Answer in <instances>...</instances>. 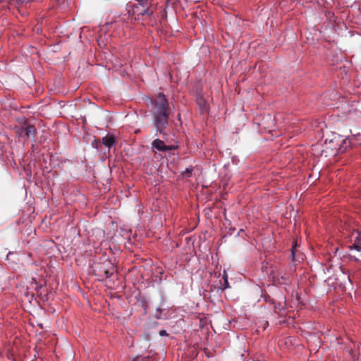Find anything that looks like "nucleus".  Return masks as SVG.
<instances>
[{"mask_svg": "<svg viewBox=\"0 0 361 361\" xmlns=\"http://www.w3.org/2000/svg\"><path fill=\"white\" fill-rule=\"evenodd\" d=\"M154 110L152 113L153 123L157 132L166 135L164 130L169 124L171 114L169 103L163 93H159L157 97L152 102Z\"/></svg>", "mask_w": 361, "mask_h": 361, "instance_id": "nucleus-1", "label": "nucleus"}, {"mask_svg": "<svg viewBox=\"0 0 361 361\" xmlns=\"http://www.w3.org/2000/svg\"><path fill=\"white\" fill-rule=\"evenodd\" d=\"M126 11L134 20H146L152 17L154 6L148 0H135L126 4Z\"/></svg>", "mask_w": 361, "mask_h": 361, "instance_id": "nucleus-2", "label": "nucleus"}, {"mask_svg": "<svg viewBox=\"0 0 361 361\" xmlns=\"http://www.w3.org/2000/svg\"><path fill=\"white\" fill-rule=\"evenodd\" d=\"M116 271V268L109 259L102 262H94L90 267V272L98 277L100 281L111 277Z\"/></svg>", "mask_w": 361, "mask_h": 361, "instance_id": "nucleus-3", "label": "nucleus"}, {"mask_svg": "<svg viewBox=\"0 0 361 361\" xmlns=\"http://www.w3.org/2000/svg\"><path fill=\"white\" fill-rule=\"evenodd\" d=\"M18 133L22 137H30V136H34L36 133V128L33 125H30L27 122L23 123V125L18 130Z\"/></svg>", "mask_w": 361, "mask_h": 361, "instance_id": "nucleus-4", "label": "nucleus"}, {"mask_svg": "<svg viewBox=\"0 0 361 361\" xmlns=\"http://www.w3.org/2000/svg\"><path fill=\"white\" fill-rule=\"evenodd\" d=\"M102 142L106 147L111 148L116 143V137L112 134H108L102 138Z\"/></svg>", "mask_w": 361, "mask_h": 361, "instance_id": "nucleus-5", "label": "nucleus"}, {"mask_svg": "<svg viewBox=\"0 0 361 361\" xmlns=\"http://www.w3.org/2000/svg\"><path fill=\"white\" fill-rule=\"evenodd\" d=\"M152 146L153 148L162 152H165L166 149V145L164 144V141L159 139H155L152 142Z\"/></svg>", "mask_w": 361, "mask_h": 361, "instance_id": "nucleus-6", "label": "nucleus"}, {"mask_svg": "<svg viewBox=\"0 0 361 361\" xmlns=\"http://www.w3.org/2000/svg\"><path fill=\"white\" fill-rule=\"evenodd\" d=\"M350 147V140L348 139V138L343 139L341 142V144L339 145V147L338 148V151L340 153H343Z\"/></svg>", "mask_w": 361, "mask_h": 361, "instance_id": "nucleus-7", "label": "nucleus"}, {"mask_svg": "<svg viewBox=\"0 0 361 361\" xmlns=\"http://www.w3.org/2000/svg\"><path fill=\"white\" fill-rule=\"evenodd\" d=\"M349 248L350 250L355 249L357 251L361 250V232L358 234V236L356 237L355 243L352 245L349 246Z\"/></svg>", "mask_w": 361, "mask_h": 361, "instance_id": "nucleus-8", "label": "nucleus"}, {"mask_svg": "<svg viewBox=\"0 0 361 361\" xmlns=\"http://www.w3.org/2000/svg\"><path fill=\"white\" fill-rule=\"evenodd\" d=\"M223 279L224 280V283H225L224 288H229V284H228V275H227L226 271H224Z\"/></svg>", "mask_w": 361, "mask_h": 361, "instance_id": "nucleus-9", "label": "nucleus"}, {"mask_svg": "<svg viewBox=\"0 0 361 361\" xmlns=\"http://www.w3.org/2000/svg\"><path fill=\"white\" fill-rule=\"evenodd\" d=\"M152 359L151 357H136L133 361H151Z\"/></svg>", "mask_w": 361, "mask_h": 361, "instance_id": "nucleus-10", "label": "nucleus"}, {"mask_svg": "<svg viewBox=\"0 0 361 361\" xmlns=\"http://www.w3.org/2000/svg\"><path fill=\"white\" fill-rule=\"evenodd\" d=\"M296 246H297V243L296 242H295L292 246V249H291V256H292V258L293 259H295V252H296Z\"/></svg>", "mask_w": 361, "mask_h": 361, "instance_id": "nucleus-11", "label": "nucleus"}, {"mask_svg": "<svg viewBox=\"0 0 361 361\" xmlns=\"http://www.w3.org/2000/svg\"><path fill=\"white\" fill-rule=\"evenodd\" d=\"M176 148H177V146H175V145H170V146L166 145V152L173 150V149H176Z\"/></svg>", "mask_w": 361, "mask_h": 361, "instance_id": "nucleus-12", "label": "nucleus"}, {"mask_svg": "<svg viewBox=\"0 0 361 361\" xmlns=\"http://www.w3.org/2000/svg\"><path fill=\"white\" fill-rule=\"evenodd\" d=\"M185 171H186L187 173L191 174L192 171V169H187Z\"/></svg>", "mask_w": 361, "mask_h": 361, "instance_id": "nucleus-13", "label": "nucleus"}]
</instances>
